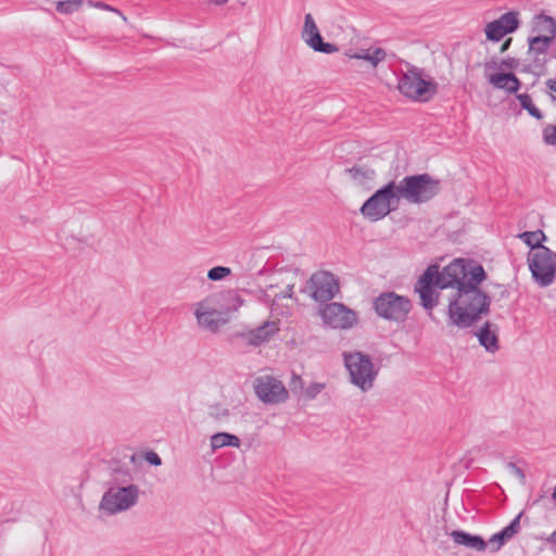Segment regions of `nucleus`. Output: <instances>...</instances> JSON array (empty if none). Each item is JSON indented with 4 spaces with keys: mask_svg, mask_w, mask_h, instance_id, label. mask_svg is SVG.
Here are the masks:
<instances>
[{
    "mask_svg": "<svg viewBox=\"0 0 556 556\" xmlns=\"http://www.w3.org/2000/svg\"><path fill=\"white\" fill-rule=\"evenodd\" d=\"M83 3H84L83 0L58 1L56 2V11L61 14L68 15L74 12H77L81 8Z\"/></svg>",
    "mask_w": 556,
    "mask_h": 556,
    "instance_id": "nucleus-28",
    "label": "nucleus"
},
{
    "mask_svg": "<svg viewBox=\"0 0 556 556\" xmlns=\"http://www.w3.org/2000/svg\"><path fill=\"white\" fill-rule=\"evenodd\" d=\"M144 460L152 466H160L162 464L161 457L153 451H149L144 454Z\"/></svg>",
    "mask_w": 556,
    "mask_h": 556,
    "instance_id": "nucleus-36",
    "label": "nucleus"
},
{
    "mask_svg": "<svg viewBox=\"0 0 556 556\" xmlns=\"http://www.w3.org/2000/svg\"><path fill=\"white\" fill-rule=\"evenodd\" d=\"M305 43L316 52L331 54L339 51V48L336 45L325 42L320 33L315 36L308 37Z\"/></svg>",
    "mask_w": 556,
    "mask_h": 556,
    "instance_id": "nucleus-20",
    "label": "nucleus"
},
{
    "mask_svg": "<svg viewBox=\"0 0 556 556\" xmlns=\"http://www.w3.org/2000/svg\"><path fill=\"white\" fill-rule=\"evenodd\" d=\"M139 486H108L103 493L99 508L109 516L126 511L137 505L139 501Z\"/></svg>",
    "mask_w": 556,
    "mask_h": 556,
    "instance_id": "nucleus-7",
    "label": "nucleus"
},
{
    "mask_svg": "<svg viewBox=\"0 0 556 556\" xmlns=\"http://www.w3.org/2000/svg\"><path fill=\"white\" fill-rule=\"evenodd\" d=\"M519 65V61L516 58H506L501 61V67L515 70Z\"/></svg>",
    "mask_w": 556,
    "mask_h": 556,
    "instance_id": "nucleus-38",
    "label": "nucleus"
},
{
    "mask_svg": "<svg viewBox=\"0 0 556 556\" xmlns=\"http://www.w3.org/2000/svg\"><path fill=\"white\" fill-rule=\"evenodd\" d=\"M546 87L551 91L552 101H556V78H549L545 81Z\"/></svg>",
    "mask_w": 556,
    "mask_h": 556,
    "instance_id": "nucleus-40",
    "label": "nucleus"
},
{
    "mask_svg": "<svg viewBox=\"0 0 556 556\" xmlns=\"http://www.w3.org/2000/svg\"><path fill=\"white\" fill-rule=\"evenodd\" d=\"M440 191V180L429 174H417L404 177L395 185L397 199L409 203L420 204L430 201Z\"/></svg>",
    "mask_w": 556,
    "mask_h": 556,
    "instance_id": "nucleus-4",
    "label": "nucleus"
},
{
    "mask_svg": "<svg viewBox=\"0 0 556 556\" xmlns=\"http://www.w3.org/2000/svg\"><path fill=\"white\" fill-rule=\"evenodd\" d=\"M292 295H293V285H288L287 288L285 289V291L275 295L274 302L279 301L281 299H286V298L291 299Z\"/></svg>",
    "mask_w": 556,
    "mask_h": 556,
    "instance_id": "nucleus-39",
    "label": "nucleus"
},
{
    "mask_svg": "<svg viewBox=\"0 0 556 556\" xmlns=\"http://www.w3.org/2000/svg\"><path fill=\"white\" fill-rule=\"evenodd\" d=\"M319 29L315 23V20L311 13L305 14L304 16V25L301 31V37L303 41L305 42L306 39L311 36H315L319 34Z\"/></svg>",
    "mask_w": 556,
    "mask_h": 556,
    "instance_id": "nucleus-27",
    "label": "nucleus"
},
{
    "mask_svg": "<svg viewBox=\"0 0 556 556\" xmlns=\"http://www.w3.org/2000/svg\"><path fill=\"white\" fill-rule=\"evenodd\" d=\"M496 287L501 290L500 291V295L501 298H507L509 295V292L507 290V288L503 285H496Z\"/></svg>",
    "mask_w": 556,
    "mask_h": 556,
    "instance_id": "nucleus-44",
    "label": "nucleus"
},
{
    "mask_svg": "<svg viewBox=\"0 0 556 556\" xmlns=\"http://www.w3.org/2000/svg\"><path fill=\"white\" fill-rule=\"evenodd\" d=\"M256 396L265 404H281L289 397L283 383L273 376H260L253 382Z\"/></svg>",
    "mask_w": 556,
    "mask_h": 556,
    "instance_id": "nucleus-11",
    "label": "nucleus"
},
{
    "mask_svg": "<svg viewBox=\"0 0 556 556\" xmlns=\"http://www.w3.org/2000/svg\"><path fill=\"white\" fill-rule=\"evenodd\" d=\"M277 330L278 328L274 321H266L249 333V343L258 346L268 341Z\"/></svg>",
    "mask_w": 556,
    "mask_h": 556,
    "instance_id": "nucleus-17",
    "label": "nucleus"
},
{
    "mask_svg": "<svg viewBox=\"0 0 556 556\" xmlns=\"http://www.w3.org/2000/svg\"><path fill=\"white\" fill-rule=\"evenodd\" d=\"M372 308L378 317L401 324L407 319L412 311V302L405 295L386 291L374 299Z\"/></svg>",
    "mask_w": 556,
    "mask_h": 556,
    "instance_id": "nucleus-6",
    "label": "nucleus"
},
{
    "mask_svg": "<svg viewBox=\"0 0 556 556\" xmlns=\"http://www.w3.org/2000/svg\"><path fill=\"white\" fill-rule=\"evenodd\" d=\"M311 296L317 302H328L339 291V283L334 275L329 271H317L307 281Z\"/></svg>",
    "mask_w": 556,
    "mask_h": 556,
    "instance_id": "nucleus-13",
    "label": "nucleus"
},
{
    "mask_svg": "<svg viewBox=\"0 0 556 556\" xmlns=\"http://www.w3.org/2000/svg\"><path fill=\"white\" fill-rule=\"evenodd\" d=\"M496 21L506 29L507 34L514 33L519 27L518 13L514 11L504 13Z\"/></svg>",
    "mask_w": 556,
    "mask_h": 556,
    "instance_id": "nucleus-24",
    "label": "nucleus"
},
{
    "mask_svg": "<svg viewBox=\"0 0 556 556\" xmlns=\"http://www.w3.org/2000/svg\"><path fill=\"white\" fill-rule=\"evenodd\" d=\"M369 56V49L362 50L358 53L351 54L350 58L357 59V60H364L367 61V58Z\"/></svg>",
    "mask_w": 556,
    "mask_h": 556,
    "instance_id": "nucleus-41",
    "label": "nucleus"
},
{
    "mask_svg": "<svg viewBox=\"0 0 556 556\" xmlns=\"http://www.w3.org/2000/svg\"><path fill=\"white\" fill-rule=\"evenodd\" d=\"M320 316L324 324L332 329H351L358 319L355 311L338 302L326 303Z\"/></svg>",
    "mask_w": 556,
    "mask_h": 556,
    "instance_id": "nucleus-10",
    "label": "nucleus"
},
{
    "mask_svg": "<svg viewBox=\"0 0 556 556\" xmlns=\"http://www.w3.org/2000/svg\"><path fill=\"white\" fill-rule=\"evenodd\" d=\"M535 27L546 35H536L528 38V55L531 59L527 72H531L538 76L546 72L547 63L556 58L555 54L549 53V49L554 42L556 35V21L547 15H539L536 17Z\"/></svg>",
    "mask_w": 556,
    "mask_h": 556,
    "instance_id": "nucleus-2",
    "label": "nucleus"
},
{
    "mask_svg": "<svg viewBox=\"0 0 556 556\" xmlns=\"http://www.w3.org/2000/svg\"><path fill=\"white\" fill-rule=\"evenodd\" d=\"M521 513L517 515L508 526L504 527L501 531L493 534L488 543L492 552H497L505 544V542L511 539L520 529Z\"/></svg>",
    "mask_w": 556,
    "mask_h": 556,
    "instance_id": "nucleus-15",
    "label": "nucleus"
},
{
    "mask_svg": "<svg viewBox=\"0 0 556 556\" xmlns=\"http://www.w3.org/2000/svg\"><path fill=\"white\" fill-rule=\"evenodd\" d=\"M547 543L552 544L556 547V530L551 533V535L546 539Z\"/></svg>",
    "mask_w": 556,
    "mask_h": 556,
    "instance_id": "nucleus-46",
    "label": "nucleus"
},
{
    "mask_svg": "<svg viewBox=\"0 0 556 556\" xmlns=\"http://www.w3.org/2000/svg\"><path fill=\"white\" fill-rule=\"evenodd\" d=\"M224 446H240V439L228 432H218L211 437V447L213 451L222 448Z\"/></svg>",
    "mask_w": 556,
    "mask_h": 556,
    "instance_id": "nucleus-19",
    "label": "nucleus"
},
{
    "mask_svg": "<svg viewBox=\"0 0 556 556\" xmlns=\"http://www.w3.org/2000/svg\"><path fill=\"white\" fill-rule=\"evenodd\" d=\"M231 270L225 266H215L207 273V278L212 281H218L230 275Z\"/></svg>",
    "mask_w": 556,
    "mask_h": 556,
    "instance_id": "nucleus-32",
    "label": "nucleus"
},
{
    "mask_svg": "<svg viewBox=\"0 0 556 556\" xmlns=\"http://www.w3.org/2000/svg\"><path fill=\"white\" fill-rule=\"evenodd\" d=\"M489 81L495 88L505 90L507 88L508 83H514L515 87H517L518 77L509 72V73H495L489 76Z\"/></svg>",
    "mask_w": 556,
    "mask_h": 556,
    "instance_id": "nucleus-22",
    "label": "nucleus"
},
{
    "mask_svg": "<svg viewBox=\"0 0 556 556\" xmlns=\"http://www.w3.org/2000/svg\"><path fill=\"white\" fill-rule=\"evenodd\" d=\"M394 199H397L395 182L390 181L364 202L361 207V213L370 222H378L394 210L391 205Z\"/></svg>",
    "mask_w": 556,
    "mask_h": 556,
    "instance_id": "nucleus-9",
    "label": "nucleus"
},
{
    "mask_svg": "<svg viewBox=\"0 0 556 556\" xmlns=\"http://www.w3.org/2000/svg\"><path fill=\"white\" fill-rule=\"evenodd\" d=\"M134 477L128 468H115L112 469L111 478L106 482L108 486H128L135 485L132 483Z\"/></svg>",
    "mask_w": 556,
    "mask_h": 556,
    "instance_id": "nucleus-18",
    "label": "nucleus"
},
{
    "mask_svg": "<svg viewBox=\"0 0 556 556\" xmlns=\"http://www.w3.org/2000/svg\"><path fill=\"white\" fill-rule=\"evenodd\" d=\"M213 3L217 4V5H220V4H224L226 3L228 0H211Z\"/></svg>",
    "mask_w": 556,
    "mask_h": 556,
    "instance_id": "nucleus-48",
    "label": "nucleus"
},
{
    "mask_svg": "<svg viewBox=\"0 0 556 556\" xmlns=\"http://www.w3.org/2000/svg\"><path fill=\"white\" fill-rule=\"evenodd\" d=\"M344 366L349 372L350 382L363 392L374 388L379 374L371 357L359 351L343 353Z\"/></svg>",
    "mask_w": 556,
    "mask_h": 556,
    "instance_id": "nucleus-5",
    "label": "nucleus"
},
{
    "mask_svg": "<svg viewBox=\"0 0 556 556\" xmlns=\"http://www.w3.org/2000/svg\"><path fill=\"white\" fill-rule=\"evenodd\" d=\"M325 388V384L314 382L305 389V397L307 400H314Z\"/></svg>",
    "mask_w": 556,
    "mask_h": 556,
    "instance_id": "nucleus-35",
    "label": "nucleus"
},
{
    "mask_svg": "<svg viewBox=\"0 0 556 556\" xmlns=\"http://www.w3.org/2000/svg\"><path fill=\"white\" fill-rule=\"evenodd\" d=\"M290 389L293 393H296L299 391L303 390V381L300 376L293 374L292 379L290 381Z\"/></svg>",
    "mask_w": 556,
    "mask_h": 556,
    "instance_id": "nucleus-37",
    "label": "nucleus"
},
{
    "mask_svg": "<svg viewBox=\"0 0 556 556\" xmlns=\"http://www.w3.org/2000/svg\"><path fill=\"white\" fill-rule=\"evenodd\" d=\"M486 38L491 41H500L505 35H507L506 29L496 21H492L486 24L485 27Z\"/></svg>",
    "mask_w": 556,
    "mask_h": 556,
    "instance_id": "nucleus-25",
    "label": "nucleus"
},
{
    "mask_svg": "<svg viewBox=\"0 0 556 556\" xmlns=\"http://www.w3.org/2000/svg\"><path fill=\"white\" fill-rule=\"evenodd\" d=\"M319 29L315 23V20L311 13L305 14L304 16V25L301 31V37L303 41L305 42L306 39L311 36H315L319 34Z\"/></svg>",
    "mask_w": 556,
    "mask_h": 556,
    "instance_id": "nucleus-26",
    "label": "nucleus"
},
{
    "mask_svg": "<svg viewBox=\"0 0 556 556\" xmlns=\"http://www.w3.org/2000/svg\"><path fill=\"white\" fill-rule=\"evenodd\" d=\"M450 535L455 544L465 546L476 552H483L489 545V543L484 541L481 535L471 534L464 530H453Z\"/></svg>",
    "mask_w": 556,
    "mask_h": 556,
    "instance_id": "nucleus-14",
    "label": "nucleus"
},
{
    "mask_svg": "<svg viewBox=\"0 0 556 556\" xmlns=\"http://www.w3.org/2000/svg\"><path fill=\"white\" fill-rule=\"evenodd\" d=\"M475 336L478 338V341L481 346L485 349L486 352L495 353L498 351V337L495 331L491 330V324L486 321Z\"/></svg>",
    "mask_w": 556,
    "mask_h": 556,
    "instance_id": "nucleus-16",
    "label": "nucleus"
},
{
    "mask_svg": "<svg viewBox=\"0 0 556 556\" xmlns=\"http://www.w3.org/2000/svg\"><path fill=\"white\" fill-rule=\"evenodd\" d=\"M552 498L556 503V484H555L554 491L552 493Z\"/></svg>",
    "mask_w": 556,
    "mask_h": 556,
    "instance_id": "nucleus-49",
    "label": "nucleus"
},
{
    "mask_svg": "<svg viewBox=\"0 0 556 556\" xmlns=\"http://www.w3.org/2000/svg\"><path fill=\"white\" fill-rule=\"evenodd\" d=\"M542 140L546 146L556 147V123L542 127Z\"/></svg>",
    "mask_w": 556,
    "mask_h": 556,
    "instance_id": "nucleus-29",
    "label": "nucleus"
},
{
    "mask_svg": "<svg viewBox=\"0 0 556 556\" xmlns=\"http://www.w3.org/2000/svg\"><path fill=\"white\" fill-rule=\"evenodd\" d=\"M387 56V52L382 48H374L369 49V56L367 58V62L371 64L372 67H376L380 62H382Z\"/></svg>",
    "mask_w": 556,
    "mask_h": 556,
    "instance_id": "nucleus-33",
    "label": "nucleus"
},
{
    "mask_svg": "<svg viewBox=\"0 0 556 556\" xmlns=\"http://www.w3.org/2000/svg\"><path fill=\"white\" fill-rule=\"evenodd\" d=\"M528 264L533 280L542 288L551 286L556 275V253L547 247L528 253Z\"/></svg>",
    "mask_w": 556,
    "mask_h": 556,
    "instance_id": "nucleus-8",
    "label": "nucleus"
},
{
    "mask_svg": "<svg viewBox=\"0 0 556 556\" xmlns=\"http://www.w3.org/2000/svg\"><path fill=\"white\" fill-rule=\"evenodd\" d=\"M518 237L531 249L530 251L544 247L542 242L546 240V235L542 230L523 231Z\"/></svg>",
    "mask_w": 556,
    "mask_h": 556,
    "instance_id": "nucleus-21",
    "label": "nucleus"
},
{
    "mask_svg": "<svg viewBox=\"0 0 556 556\" xmlns=\"http://www.w3.org/2000/svg\"><path fill=\"white\" fill-rule=\"evenodd\" d=\"M225 299H227V300H238V296H237V294H236V293H233V292H227V293L225 294Z\"/></svg>",
    "mask_w": 556,
    "mask_h": 556,
    "instance_id": "nucleus-47",
    "label": "nucleus"
},
{
    "mask_svg": "<svg viewBox=\"0 0 556 556\" xmlns=\"http://www.w3.org/2000/svg\"><path fill=\"white\" fill-rule=\"evenodd\" d=\"M397 89L410 100L427 102L438 93L439 86L424 68L409 64L399 77Z\"/></svg>",
    "mask_w": 556,
    "mask_h": 556,
    "instance_id": "nucleus-3",
    "label": "nucleus"
},
{
    "mask_svg": "<svg viewBox=\"0 0 556 556\" xmlns=\"http://www.w3.org/2000/svg\"><path fill=\"white\" fill-rule=\"evenodd\" d=\"M194 315L200 327L216 332L222 325L228 321L226 314L216 308L214 298H206L197 303Z\"/></svg>",
    "mask_w": 556,
    "mask_h": 556,
    "instance_id": "nucleus-12",
    "label": "nucleus"
},
{
    "mask_svg": "<svg viewBox=\"0 0 556 556\" xmlns=\"http://www.w3.org/2000/svg\"><path fill=\"white\" fill-rule=\"evenodd\" d=\"M486 274L480 264L456 258L440 268L429 265L415 283L420 305L431 311L443 299L442 291L452 289L447 296L448 324L458 328H469L483 314L489 313L490 298L479 288Z\"/></svg>",
    "mask_w": 556,
    "mask_h": 556,
    "instance_id": "nucleus-1",
    "label": "nucleus"
},
{
    "mask_svg": "<svg viewBox=\"0 0 556 556\" xmlns=\"http://www.w3.org/2000/svg\"><path fill=\"white\" fill-rule=\"evenodd\" d=\"M90 7H94L97 9H100V10H104V11H110V12H113V13H116L117 15H119L124 22H127V17L123 14V12L121 10H118L117 8H114L108 3H104L102 1H89L88 2Z\"/></svg>",
    "mask_w": 556,
    "mask_h": 556,
    "instance_id": "nucleus-34",
    "label": "nucleus"
},
{
    "mask_svg": "<svg viewBox=\"0 0 556 556\" xmlns=\"http://www.w3.org/2000/svg\"><path fill=\"white\" fill-rule=\"evenodd\" d=\"M348 173L354 180L362 182L365 179H370L375 175V172L361 166H353L348 169Z\"/></svg>",
    "mask_w": 556,
    "mask_h": 556,
    "instance_id": "nucleus-30",
    "label": "nucleus"
},
{
    "mask_svg": "<svg viewBox=\"0 0 556 556\" xmlns=\"http://www.w3.org/2000/svg\"><path fill=\"white\" fill-rule=\"evenodd\" d=\"M511 41L513 39L511 38H508L506 39L503 43H502V47H501V52H505L511 45Z\"/></svg>",
    "mask_w": 556,
    "mask_h": 556,
    "instance_id": "nucleus-45",
    "label": "nucleus"
},
{
    "mask_svg": "<svg viewBox=\"0 0 556 556\" xmlns=\"http://www.w3.org/2000/svg\"><path fill=\"white\" fill-rule=\"evenodd\" d=\"M484 66L486 70L497 68L498 66H501V62L498 63L497 59L494 58V59L490 60L489 62H485Z\"/></svg>",
    "mask_w": 556,
    "mask_h": 556,
    "instance_id": "nucleus-43",
    "label": "nucleus"
},
{
    "mask_svg": "<svg viewBox=\"0 0 556 556\" xmlns=\"http://www.w3.org/2000/svg\"><path fill=\"white\" fill-rule=\"evenodd\" d=\"M208 415L217 421H227L230 417V410L220 404H215L210 407Z\"/></svg>",
    "mask_w": 556,
    "mask_h": 556,
    "instance_id": "nucleus-31",
    "label": "nucleus"
},
{
    "mask_svg": "<svg viewBox=\"0 0 556 556\" xmlns=\"http://www.w3.org/2000/svg\"><path fill=\"white\" fill-rule=\"evenodd\" d=\"M517 99L520 103V106L526 110L529 115L534 117L535 119H543V113L533 104L532 98L528 93L517 94Z\"/></svg>",
    "mask_w": 556,
    "mask_h": 556,
    "instance_id": "nucleus-23",
    "label": "nucleus"
},
{
    "mask_svg": "<svg viewBox=\"0 0 556 556\" xmlns=\"http://www.w3.org/2000/svg\"><path fill=\"white\" fill-rule=\"evenodd\" d=\"M513 87H515V84L514 83H508L507 88L505 89V91H507L509 93H517V91L521 87V81L518 79L517 87L514 88V89H513Z\"/></svg>",
    "mask_w": 556,
    "mask_h": 556,
    "instance_id": "nucleus-42",
    "label": "nucleus"
}]
</instances>
